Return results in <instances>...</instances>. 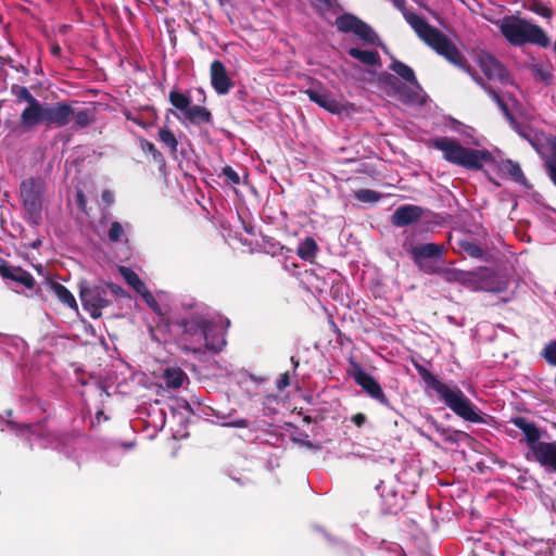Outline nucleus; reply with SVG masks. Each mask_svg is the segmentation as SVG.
I'll use <instances>...</instances> for the list:
<instances>
[{
    "label": "nucleus",
    "instance_id": "nucleus-1",
    "mask_svg": "<svg viewBox=\"0 0 556 556\" xmlns=\"http://www.w3.org/2000/svg\"><path fill=\"white\" fill-rule=\"evenodd\" d=\"M419 378L428 389L437 392L439 399L459 418L473 424L484 422L479 414L477 406L470 399L456 386L451 388L442 382L429 369L418 362H413Z\"/></svg>",
    "mask_w": 556,
    "mask_h": 556
},
{
    "label": "nucleus",
    "instance_id": "nucleus-2",
    "mask_svg": "<svg viewBox=\"0 0 556 556\" xmlns=\"http://www.w3.org/2000/svg\"><path fill=\"white\" fill-rule=\"evenodd\" d=\"M509 424L517 427L523 434L520 442L528 447L527 459L536 462L556 473V441H541L545 431L523 416L511 417Z\"/></svg>",
    "mask_w": 556,
    "mask_h": 556
},
{
    "label": "nucleus",
    "instance_id": "nucleus-3",
    "mask_svg": "<svg viewBox=\"0 0 556 556\" xmlns=\"http://www.w3.org/2000/svg\"><path fill=\"white\" fill-rule=\"evenodd\" d=\"M428 147L443 153V159L456 166L480 170L484 163L493 160L488 150H477L464 147L457 139L451 137H438L428 141Z\"/></svg>",
    "mask_w": 556,
    "mask_h": 556
},
{
    "label": "nucleus",
    "instance_id": "nucleus-4",
    "mask_svg": "<svg viewBox=\"0 0 556 556\" xmlns=\"http://www.w3.org/2000/svg\"><path fill=\"white\" fill-rule=\"evenodd\" d=\"M408 253L414 264L426 275H441L446 282L462 283L465 270L444 267V245L424 243L412 245Z\"/></svg>",
    "mask_w": 556,
    "mask_h": 556
},
{
    "label": "nucleus",
    "instance_id": "nucleus-5",
    "mask_svg": "<svg viewBox=\"0 0 556 556\" xmlns=\"http://www.w3.org/2000/svg\"><path fill=\"white\" fill-rule=\"evenodd\" d=\"M496 25L504 38L513 46L520 47L526 43L547 48L551 39L546 31L536 24L515 15H507Z\"/></svg>",
    "mask_w": 556,
    "mask_h": 556
},
{
    "label": "nucleus",
    "instance_id": "nucleus-6",
    "mask_svg": "<svg viewBox=\"0 0 556 556\" xmlns=\"http://www.w3.org/2000/svg\"><path fill=\"white\" fill-rule=\"evenodd\" d=\"M172 326H177L184 339L190 340L191 344H185L184 350L194 354L202 353L204 345L206 350L219 352L220 346L216 348L210 342L208 332L213 327V323L200 313H191L186 317L172 316Z\"/></svg>",
    "mask_w": 556,
    "mask_h": 556
},
{
    "label": "nucleus",
    "instance_id": "nucleus-7",
    "mask_svg": "<svg viewBox=\"0 0 556 556\" xmlns=\"http://www.w3.org/2000/svg\"><path fill=\"white\" fill-rule=\"evenodd\" d=\"M11 92L15 96L16 101L18 103L26 102L27 105L23 109L21 113H23L24 118L28 115L37 118H41L46 123H59L62 118L65 117L67 113V109L65 106H52V103H42L37 98H35L27 87L21 85H12Z\"/></svg>",
    "mask_w": 556,
    "mask_h": 556
},
{
    "label": "nucleus",
    "instance_id": "nucleus-8",
    "mask_svg": "<svg viewBox=\"0 0 556 556\" xmlns=\"http://www.w3.org/2000/svg\"><path fill=\"white\" fill-rule=\"evenodd\" d=\"M46 182L41 177H30L21 182V198L27 218L39 224L42 216Z\"/></svg>",
    "mask_w": 556,
    "mask_h": 556
},
{
    "label": "nucleus",
    "instance_id": "nucleus-9",
    "mask_svg": "<svg viewBox=\"0 0 556 556\" xmlns=\"http://www.w3.org/2000/svg\"><path fill=\"white\" fill-rule=\"evenodd\" d=\"M393 5L401 11L407 24L417 36L432 50L446 36L440 29L430 25L422 16L407 9L406 0H391Z\"/></svg>",
    "mask_w": 556,
    "mask_h": 556
},
{
    "label": "nucleus",
    "instance_id": "nucleus-10",
    "mask_svg": "<svg viewBox=\"0 0 556 556\" xmlns=\"http://www.w3.org/2000/svg\"><path fill=\"white\" fill-rule=\"evenodd\" d=\"M169 103L179 112H181L192 125H211L213 124V115L210 110L202 105H192L191 97L188 93L173 89L168 93Z\"/></svg>",
    "mask_w": 556,
    "mask_h": 556
},
{
    "label": "nucleus",
    "instance_id": "nucleus-11",
    "mask_svg": "<svg viewBox=\"0 0 556 556\" xmlns=\"http://www.w3.org/2000/svg\"><path fill=\"white\" fill-rule=\"evenodd\" d=\"M433 51H435V53H438L439 55L443 56L451 64L466 72L473 79V81L483 90H485L490 86L481 76L478 75V73L469 64L465 55L459 51L456 45L447 36H445L440 41V43L437 45V47H434Z\"/></svg>",
    "mask_w": 556,
    "mask_h": 556
},
{
    "label": "nucleus",
    "instance_id": "nucleus-12",
    "mask_svg": "<svg viewBox=\"0 0 556 556\" xmlns=\"http://www.w3.org/2000/svg\"><path fill=\"white\" fill-rule=\"evenodd\" d=\"M348 375L359 386L371 399L376 400L379 404L390 407V400L384 394L380 383L370 374L366 372L362 365L350 358Z\"/></svg>",
    "mask_w": 556,
    "mask_h": 556
},
{
    "label": "nucleus",
    "instance_id": "nucleus-13",
    "mask_svg": "<svg viewBox=\"0 0 556 556\" xmlns=\"http://www.w3.org/2000/svg\"><path fill=\"white\" fill-rule=\"evenodd\" d=\"M79 296L84 309L93 319L100 318L102 309L111 304V301L108 299V291L103 286H91L84 282L80 285Z\"/></svg>",
    "mask_w": 556,
    "mask_h": 556
},
{
    "label": "nucleus",
    "instance_id": "nucleus-14",
    "mask_svg": "<svg viewBox=\"0 0 556 556\" xmlns=\"http://www.w3.org/2000/svg\"><path fill=\"white\" fill-rule=\"evenodd\" d=\"M334 24L340 33H353L366 43L374 45L378 39L375 30L354 14L344 13L336 18Z\"/></svg>",
    "mask_w": 556,
    "mask_h": 556
},
{
    "label": "nucleus",
    "instance_id": "nucleus-15",
    "mask_svg": "<svg viewBox=\"0 0 556 556\" xmlns=\"http://www.w3.org/2000/svg\"><path fill=\"white\" fill-rule=\"evenodd\" d=\"M63 105L67 109V113L65 117L59 121V123H46L47 127H56L62 128L68 125L71 118L74 119V125L79 128H86L91 125L96 119V109L94 108H86L83 110H74L71 104L65 101L52 103V106Z\"/></svg>",
    "mask_w": 556,
    "mask_h": 556
},
{
    "label": "nucleus",
    "instance_id": "nucleus-16",
    "mask_svg": "<svg viewBox=\"0 0 556 556\" xmlns=\"http://www.w3.org/2000/svg\"><path fill=\"white\" fill-rule=\"evenodd\" d=\"M477 63L488 79L500 83L508 81L507 68L493 54L481 51L477 55Z\"/></svg>",
    "mask_w": 556,
    "mask_h": 556
},
{
    "label": "nucleus",
    "instance_id": "nucleus-17",
    "mask_svg": "<svg viewBox=\"0 0 556 556\" xmlns=\"http://www.w3.org/2000/svg\"><path fill=\"white\" fill-rule=\"evenodd\" d=\"M210 76L211 85L218 94H227L233 87V81L229 77L226 66L219 60L211 63Z\"/></svg>",
    "mask_w": 556,
    "mask_h": 556
},
{
    "label": "nucleus",
    "instance_id": "nucleus-18",
    "mask_svg": "<svg viewBox=\"0 0 556 556\" xmlns=\"http://www.w3.org/2000/svg\"><path fill=\"white\" fill-rule=\"evenodd\" d=\"M424 215V208L414 204L399 206L391 216V224L395 227H406L418 222Z\"/></svg>",
    "mask_w": 556,
    "mask_h": 556
},
{
    "label": "nucleus",
    "instance_id": "nucleus-19",
    "mask_svg": "<svg viewBox=\"0 0 556 556\" xmlns=\"http://www.w3.org/2000/svg\"><path fill=\"white\" fill-rule=\"evenodd\" d=\"M304 93L312 102L332 114H340L344 109L343 104L337 101L330 92L325 89L308 88Z\"/></svg>",
    "mask_w": 556,
    "mask_h": 556
},
{
    "label": "nucleus",
    "instance_id": "nucleus-20",
    "mask_svg": "<svg viewBox=\"0 0 556 556\" xmlns=\"http://www.w3.org/2000/svg\"><path fill=\"white\" fill-rule=\"evenodd\" d=\"M507 289V282L494 270L488 267H480V279L478 291L501 293Z\"/></svg>",
    "mask_w": 556,
    "mask_h": 556
},
{
    "label": "nucleus",
    "instance_id": "nucleus-21",
    "mask_svg": "<svg viewBox=\"0 0 556 556\" xmlns=\"http://www.w3.org/2000/svg\"><path fill=\"white\" fill-rule=\"evenodd\" d=\"M42 124L45 125L43 119L29 115L26 118H24L23 113H21L20 121L17 123L7 119L4 122V127L8 130V136L18 138L24 134L34 130L36 127Z\"/></svg>",
    "mask_w": 556,
    "mask_h": 556
},
{
    "label": "nucleus",
    "instance_id": "nucleus-22",
    "mask_svg": "<svg viewBox=\"0 0 556 556\" xmlns=\"http://www.w3.org/2000/svg\"><path fill=\"white\" fill-rule=\"evenodd\" d=\"M0 275L2 278L18 282L27 289L35 287V279L31 274L20 266H13L7 262H2L0 264Z\"/></svg>",
    "mask_w": 556,
    "mask_h": 556
},
{
    "label": "nucleus",
    "instance_id": "nucleus-23",
    "mask_svg": "<svg viewBox=\"0 0 556 556\" xmlns=\"http://www.w3.org/2000/svg\"><path fill=\"white\" fill-rule=\"evenodd\" d=\"M142 300L144 303L159 316V323L157 327L160 329H164L166 331H169L172 327V314L167 308H164L161 306L153 294L149 291V289H144L140 293Z\"/></svg>",
    "mask_w": 556,
    "mask_h": 556
},
{
    "label": "nucleus",
    "instance_id": "nucleus-24",
    "mask_svg": "<svg viewBox=\"0 0 556 556\" xmlns=\"http://www.w3.org/2000/svg\"><path fill=\"white\" fill-rule=\"evenodd\" d=\"M381 81L388 84L394 89V93L400 97V99L406 103H412L417 98V92L412 90L408 86L400 83L397 78L391 74H382Z\"/></svg>",
    "mask_w": 556,
    "mask_h": 556
},
{
    "label": "nucleus",
    "instance_id": "nucleus-25",
    "mask_svg": "<svg viewBox=\"0 0 556 556\" xmlns=\"http://www.w3.org/2000/svg\"><path fill=\"white\" fill-rule=\"evenodd\" d=\"M47 289L53 292L61 303L67 305L70 308L77 309V302L72 292L62 283L53 280L47 281Z\"/></svg>",
    "mask_w": 556,
    "mask_h": 556
},
{
    "label": "nucleus",
    "instance_id": "nucleus-26",
    "mask_svg": "<svg viewBox=\"0 0 556 556\" xmlns=\"http://www.w3.org/2000/svg\"><path fill=\"white\" fill-rule=\"evenodd\" d=\"M162 379L167 388L178 389L188 380V376L180 367L175 366L165 368Z\"/></svg>",
    "mask_w": 556,
    "mask_h": 556
},
{
    "label": "nucleus",
    "instance_id": "nucleus-27",
    "mask_svg": "<svg viewBox=\"0 0 556 556\" xmlns=\"http://www.w3.org/2000/svg\"><path fill=\"white\" fill-rule=\"evenodd\" d=\"M389 68L412 86L420 88V84L416 78L414 70L407 64L399 60H393Z\"/></svg>",
    "mask_w": 556,
    "mask_h": 556
},
{
    "label": "nucleus",
    "instance_id": "nucleus-28",
    "mask_svg": "<svg viewBox=\"0 0 556 556\" xmlns=\"http://www.w3.org/2000/svg\"><path fill=\"white\" fill-rule=\"evenodd\" d=\"M500 169L502 173L507 175L511 180L518 182L520 185H526L527 178L519 165V163L513 160H504L500 165Z\"/></svg>",
    "mask_w": 556,
    "mask_h": 556
},
{
    "label": "nucleus",
    "instance_id": "nucleus-29",
    "mask_svg": "<svg viewBox=\"0 0 556 556\" xmlns=\"http://www.w3.org/2000/svg\"><path fill=\"white\" fill-rule=\"evenodd\" d=\"M349 55L365 65H377L380 63V55L375 50H361L358 48H350Z\"/></svg>",
    "mask_w": 556,
    "mask_h": 556
},
{
    "label": "nucleus",
    "instance_id": "nucleus-30",
    "mask_svg": "<svg viewBox=\"0 0 556 556\" xmlns=\"http://www.w3.org/2000/svg\"><path fill=\"white\" fill-rule=\"evenodd\" d=\"M318 251L317 242L313 237H306L302 242H300L296 254L300 258L304 261H312L315 258Z\"/></svg>",
    "mask_w": 556,
    "mask_h": 556
},
{
    "label": "nucleus",
    "instance_id": "nucleus-31",
    "mask_svg": "<svg viewBox=\"0 0 556 556\" xmlns=\"http://www.w3.org/2000/svg\"><path fill=\"white\" fill-rule=\"evenodd\" d=\"M140 148L144 153H149L152 156V161L159 166L160 169L165 168L166 161L164 155L156 149L154 143L151 141L140 138Z\"/></svg>",
    "mask_w": 556,
    "mask_h": 556
},
{
    "label": "nucleus",
    "instance_id": "nucleus-32",
    "mask_svg": "<svg viewBox=\"0 0 556 556\" xmlns=\"http://www.w3.org/2000/svg\"><path fill=\"white\" fill-rule=\"evenodd\" d=\"M530 71L536 81L544 83L547 86L553 84L554 74L548 67H544L542 64L534 63L530 66Z\"/></svg>",
    "mask_w": 556,
    "mask_h": 556
},
{
    "label": "nucleus",
    "instance_id": "nucleus-33",
    "mask_svg": "<svg viewBox=\"0 0 556 556\" xmlns=\"http://www.w3.org/2000/svg\"><path fill=\"white\" fill-rule=\"evenodd\" d=\"M121 273L126 280V282L134 288V290L140 294L144 289H147V286L144 282L140 279V277L130 268L127 267H121Z\"/></svg>",
    "mask_w": 556,
    "mask_h": 556
},
{
    "label": "nucleus",
    "instance_id": "nucleus-34",
    "mask_svg": "<svg viewBox=\"0 0 556 556\" xmlns=\"http://www.w3.org/2000/svg\"><path fill=\"white\" fill-rule=\"evenodd\" d=\"M159 139L164 146L168 147L172 154H176L178 149V140L167 126L160 128Z\"/></svg>",
    "mask_w": 556,
    "mask_h": 556
},
{
    "label": "nucleus",
    "instance_id": "nucleus-35",
    "mask_svg": "<svg viewBox=\"0 0 556 556\" xmlns=\"http://www.w3.org/2000/svg\"><path fill=\"white\" fill-rule=\"evenodd\" d=\"M479 279H480V267L477 270H471V271L465 270L460 285L472 290V291H478Z\"/></svg>",
    "mask_w": 556,
    "mask_h": 556
},
{
    "label": "nucleus",
    "instance_id": "nucleus-36",
    "mask_svg": "<svg viewBox=\"0 0 556 556\" xmlns=\"http://www.w3.org/2000/svg\"><path fill=\"white\" fill-rule=\"evenodd\" d=\"M459 248L466 254H468L470 257H473V258H481L484 254L483 249L479 244L471 242V241H460Z\"/></svg>",
    "mask_w": 556,
    "mask_h": 556
},
{
    "label": "nucleus",
    "instance_id": "nucleus-37",
    "mask_svg": "<svg viewBox=\"0 0 556 556\" xmlns=\"http://www.w3.org/2000/svg\"><path fill=\"white\" fill-rule=\"evenodd\" d=\"M529 9L533 13L546 20H551L553 17V10L541 0H533Z\"/></svg>",
    "mask_w": 556,
    "mask_h": 556
},
{
    "label": "nucleus",
    "instance_id": "nucleus-38",
    "mask_svg": "<svg viewBox=\"0 0 556 556\" xmlns=\"http://www.w3.org/2000/svg\"><path fill=\"white\" fill-rule=\"evenodd\" d=\"M381 194L371 189H359L355 192V198L361 202H377L381 199Z\"/></svg>",
    "mask_w": 556,
    "mask_h": 556
},
{
    "label": "nucleus",
    "instance_id": "nucleus-39",
    "mask_svg": "<svg viewBox=\"0 0 556 556\" xmlns=\"http://www.w3.org/2000/svg\"><path fill=\"white\" fill-rule=\"evenodd\" d=\"M542 356L548 365L556 367V340L548 342L544 346Z\"/></svg>",
    "mask_w": 556,
    "mask_h": 556
},
{
    "label": "nucleus",
    "instance_id": "nucleus-40",
    "mask_svg": "<svg viewBox=\"0 0 556 556\" xmlns=\"http://www.w3.org/2000/svg\"><path fill=\"white\" fill-rule=\"evenodd\" d=\"M124 236V228L119 222H112L109 228L108 237L111 242H118Z\"/></svg>",
    "mask_w": 556,
    "mask_h": 556
},
{
    "label": "nucleus",
    "instance_id": "nucleus-41",
    "mask_svg": "<svg viewBox=\"0 0 556 556\" xmlns=\"http://www.w3.org/2000/svg\"><path fill=\"white\" fill-rule=\"evenodd\" d=\"M496 104H497L498 109L502 111V113L504 114V116L506 117V119L509 122L510 126L514 129H519V124H518L516 117L514 116V114L510 112L506 102L502 99Z\"/></svg>",
    "mask_w": 556,
    "mask_h": 556
},
{
    "label": "nucleus",
    "instance_id": "nucleus-42",
    "mask_svg": "<svg viewBox=\"0 0 556 556\" xmlns=\"http://www.w3.org/2000/svg\"><path fill=\"white\" fill-rule=\"evenodd\" d=\"M311 2L315 10L321 15H325L332 9V0H311Z\"/></svg>",
    "mask_w": 556,
    "mask_h": 556
},
{
    "label": "nucleus",
    "instance_id": "nucleus-43",
    "mask_svg": "<svg viewBox=\"0 0 556 556\" xmlns=\"http://www.w3.org/2000/svg\"><path fill=\"white\" fill-rule=\"evenodd\" d=\"M223 175L227 178L229 182L233 185L240 184V177L231 166H225L223 168Z\"/></svg>",
    "mask_w": 556,
    "mask_h": 556
},
{
    "label": "nucleus",
    "instance_id": "nucleus-44",
    "mask_svg": "<svg viewBox=\"0 0 556 556\" xmlns=\"http://www.w3.org/2000/svg\"><path fill=\"white\" fill-rule=\"evenodd\" d=\"M382 500L386 503V511L387 513H395L397 508V495L395 493L391 494L390 498L382 495Z\"/></svg>",
    "mask_w": 556,
    "mask_h": 556
},
{
    "label": "nucleus",
    "instance_id": "nucleus-45",
    "mask_svg": "<svg viewBox=\"0 0 556 556\" xmlns=\"http://www.w3.org/2000/svg\"><path fill=\"white\" fill-rule=\"evenodd\" d=\"M545 166H546V170H547L549 179L556 186V160H548L545 163Z\"/></svg>",
    "mask_w": 556,
    "mask_h": 556
},
{
    "label": "nucleus",
    "instance_id": "nucleus-46",
    "mask_svg": "<svg viewBox=\"0 0 556 556\" xmlns=\"http://www.w3.org/2000/svg\"><path fill=\"white\" fill-rule=\"evenodd\" d=\"M103 287L106 289L108 292L110 291L112 294H114L116 296H124L126 294L124 289L116 283L111 282V283H106Z\"/></svg>",
    "mask_w": 556,
    "mask_h": 556
},
{
    "label": "nucleus",
    "instance_id": "nucleus-47",
    "mask_svg": "<svg viewBox=\"0 0 556 556\" xmlns=\"http://www.w3.org/2000/svg\"><path fill=\"white\" fill-rule=\"evenodd\" d=\"M291 384L290 376L288 372H283L280 375L279 379L276 382V387L278 390H285Z\"/></svg>",
    "mask_w": 556,
    "mask_h": 556
},
{
    "label": "nucleus",
    "instance_id": "nucleus-48",
    "mask_svg": "<svg viewBox=\"0 0 556 556\" xmlns=\"http://www.w3.org/2000/svg\"><path fill=\"white\" fill-rule=\"evenodd\" d=\"M101 201L102 203L109 207L114 203V194L111 190H103L101 193Z\"/></svg>",
    "mask_w": 556,
    "mask_h": 556
},
{
    "label": "nucleus",
    "instance_id": "nucleus-49",
    "mask_svg": "<svg viewBox=\"0 0 556 556\" xmlns=\"http://www.w3.org/2000/svg\"><path fill=\"white\" fill-rule=\"evenodd\" d=\"M351 420L356 427L361 428L366 422L367 417L363 413H357L352 416Z\"/></svg>",
    "mask_w": 556,
    "mask_h": 556
},
{
    "label": "nucleus",
    "instance_id": "nucleus-50",
    "mask_svg": "<svg viewBox=\"0 0 556 556\" xmlns=\"http://www.w3.org/2000/svg\"><path fill=\"white\" fill-rule=\"evenodd\" d=\"M76 204L79 210L86 211V198L83 191H78L76 193Z\"/></svg>",
    "mask_w": 556,
    "mask_h": 556
},
{
    "label": "nucleus",
    "instance_id": "nucleus-51",
    "mask_svg": "<svg viewBox=\"0 0 556 556\" xmlns=\"http://www.w3.org/2000/svg\"><path fill=\"white\" fill-rule=\"evenodd\" d=\"M229 426L233 427V428H250L251 427V422L247 419H236L231 422L228 424Z\"/></svg>",
    "mask_w": 556,
    "mask_h": 556
},
{
    "label": "nucleus",
    "instance_id": "nucleus-52",
    "mask_svg": "<svg viewBox=\"0 0 556 556\" xmlns=\"http://www.w3.org/2000/svg\"><path fill=\"white\" fill-rule=\"evenodd\" d=\"M484 91L491 97V99L495 103H497L500 100H502V98L498 94V92L492 86H489Z\"/></svg>",
    "mask_w": 556,
    "mask_h": 556
},
{
    "label": "nucleus",
    "instance_id": "nucleus-53",
    "mask_svg": "<svg viewBox=\"0 0 556 556\" xmlns=\"http://www.w3.org/2000/svg\"><path fill=\"white\" fill-rule=\"evenodd\" d=\"M304 437L307 438L308 435L304 434ZM292 440H293V442H295V443H298V444H300L302 446L308 447V448H311L313 446V444L308 440H306V439L293 438Z\"/></svg>",
    "mask_w": 556,
    "mask_h": 556
},
{
    "label": "nucleus",
    "instance_id": "nucleus-54",
    "mask_svg": "<svg viewBox=\"0 0 556 556\" xmlns=\"http://www.w3.org/2000/svg\"><path fill=\"white\" fill-rule=\"evenodd\" d=\"M548 147H549L554 157L556 159V137H553L548 140Z\"/></svg>",
    "mask_w": 556,
    "mask_h": 556
},
{
    "label": "nucleus",
    "instance_id": "nucleus-55",
    "mask_svg": "<svg viewBox=\"0 0 556 556\" xmlns=\"http://www.w3.org/2000/svg\"><path fill=\"white\" fill-rule=\"evenodd\" d=\"M51 53L53 55H60L61 54V48L59 45H54L51 47Z\"/></svg>",
    "mask_w": 556,
    "mask_h": 556
},
{
    "label": "nucleus",
    "instance_id": "nucleus-56",
    "mask_svg": "<svg viewBox=\"0 0 556 556\" xmlns=\"http://www.w3.org/2000/svg\"><path fill=\"white\" fill-rule=\"evenodd\" d=\"M521 137L529 139L528 135L526 134V131L523 130V128L519 125V129H515Z\"/></svg>",
    "mask_w": 556,
    "mask_h": 556
},
{
    "label": "nucleus",
    "instance_id": "nucleus-57",
    "mask_svg": "<svg viewBox=\"0 0 556 556\" xmlns=\"http://www.w3.org/2000/svg\"><path fill=\"white\" fill-rule=\"evenodd\" d=\"M291 363L293 365V368L294 370L299 367V361L294 357V356H291Z\"/></svg>",
    "mask_w": 556,
    "mask_h": 556
},
{
    "label": "nucleus",
    "instance_id": "nucleus-58",
    "mask_svg": "<svg viewBox=\"0 0 556 556\" xmlns=\"http://www.w3.org/2000/svg\"><path fill=\"white\" fill-rule=\"evenodd\" d=\"M303 421H304L305 424H311V422H313V418H312L309 415H305V416L303 417Z\"/></svg>",
    "mask_w": 556,
    "mask_h": 556
},
{
    "label": "nucleus",
    "instance_id": "nucleus-59",
    "mask_svg": "<svg viewBox=\"0 0 556 556\" xmlns=\"http://www.w3.org/2000/svg\"><path fill=\"white\" fill-rule=\"evenodd\" d=\"M507 434L510 437V438H516L517 434L514 430H507Z\"/></svg>",
    "mask_w": 556,
    "mask_h": 556
},
{
    "label": "nucleus",
    "instance_id": "nucleus-60",
    "mask_svg": "<svg viewBox=\"0 0 556 556\" xmlns=\"http://www.w3.org/2000/svg\"><path fill=\"white\" fill-rule=\"evenodd\" d=\"M127 119L134 121L136 124L143 126L139 121L131 118L129 115H127Z\"/></svg>",
    "mask_w": 556,
    "mask_h": 556
},
{
    "label": "nucleus",
    "instance_id": "nucleus-61",
    "mask_svg": "<svg viewBox=\"0 0 556 556\" xmlns=\"http://www.w3.org/2000/svg\"><path fill=\"white\" fill-rule=\"evenodd\" d=\"M244 230L248 232V233H252L253 232V227L250 226V227H244Z\"/></svg>",
    "mask_w": 556,
    "mask_h": 556
},
{
    "label": "nucleus",
    "instance_id": "nucleus-62",
    "mask_svg": "<svg viewBox=\"0 0 556 556\" xmlns=\"http://www.w3.org/2000/svg\"><path fill=\"white\" fill-rule=\"evenodd\" d=\"M199 93H201V96L203 98L202 101L204 102L205 101V93H204V91L202 89H199Z\"/></svg>",
    "mask_w": 556,
    "mask_h": 556
}]
</instances>
